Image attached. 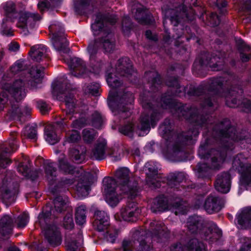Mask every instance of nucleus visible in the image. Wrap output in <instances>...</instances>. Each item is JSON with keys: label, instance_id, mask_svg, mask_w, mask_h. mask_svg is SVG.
<instances>
[{"label": "nucleus", "instance_id": "nucleus-1", "mask_svg": "<svg viewBox=\"0 0 251 251\" xmlns=\"http://www.w3.org/2000/svg\"><path fill=\"white\" fill-rule=\"evenodd\" d=\"M116 21L117 17L115 15L102 17L101 15H98L95 23L91 25L95 35H101L99 41H92L87 48V51L89 54V62L95 73H99L104 64L102 59L99 58L97 55L98 48L100 47L106 52H110L115 49L114 36L106 27H104V23L108 22L111 24H114Z\"/></svg>", "mask_w": 251, "mask_h": 251}, {"label": "nucleus", "instance_id": "nucleus-2", "mask_svg": "<svg viewBox=\"0 0 251 251\" xmlns=\"http://www.w3.org/2000/svg\"><path fill=\"white\" fill-rule=\"evenodd\" d=\"M52 94L56 97V99L60 101H64L66 105V116L61 118L60 120L57 121L55 125H49L46 126L45 129V137L47 142L50 145L57 143L59 138L55 131V126L63 129L68 126V120L71 119L70 115L74 112L75 100L73 95L70 93L69 87L65 83L59 82L53 88Z\"/></svg>", "mask_w": 251, "mask_h": 251}, {"label": "nucleus", "instance_id": "nucleus-3", "mask_svg": "<svg viewBox=\"0 0 251 251\" xmlns=\"http://www.w3.org/2000/svg\"><path fill=\"white\" fill-rule=\"evenodd\" d=\"M7 92L16 101V103H12L11 101V111L13 116H17L21 118L22 116H28L31 111V108L25 106L21 109L19 108L18 102L23 99L26 95L25 91V82L21 79L16 80L12 85L5 83L3 86L2 92L0 94V109H1L4 105L8 101Z\"/></svg>", "mask_w": 251, "mask_h": 251}, {"label": "nucleus", "instance_id": "nucleus-4", "mask_svg": "<svg viewBox=\"0 0 251 251\" xmlns=\"http://www.w3.org/2000/svg\"><path fill=\"white\" fill-rule=\"evenodd\" d=\"M168 232V229L161 221H153L150 223V233L145 236L144 232L137 231L135 237H139L138 241L139 243V250L140 251H153V248L150 243V236L151 238H160L165 235Z\"/></svg>", "mask_w": 251, "mask_h": 251}, {"label": "nucleus", "instance_id": "nucleus-5", "mask_svg": "<svg viewBox=\"0 0 251 251\" xmlns=\"http://www.w3.org/2000/svg\"><path fill=\"white\" fill-rule=\"evenodd\" d=\"M115 90L109 92V98L114 101L115 107L113 112L115 114H119L123 118L130 115V106L134 101V97L130 92H119L115 95Z\"/></svg>", "mask_w": 251, "mask_h": 251}, {"label": "nucleus", "instance_id": "nucleus-6", "mask_svg": "<svg viewBox=\"0 0 251 251\" xmlns=\"http://www.w3.org/2000/svg\"><path fill=\"white\" fill-rule=\"evenodd\" d=\"M177 111H180L181 115L184 116L186 119L189 120L192 123H194L195 128L193 130H190L188 131V135L182 134L178 137L179 140H181L182 142H187L191 140L193 136H197L199 132L198 128L201 127H207V123L206 120L198 113V110L195 108H187L186 110L184 108H178Z\"/></svg>", "mask_w": 251, "mask_h": 251}, {"label": "nucleus", "instance_id": "nucleus-7", "mask_svg": "<svg viewBox=\"0 0 251 251\" xmlns=\"http://www.w3.org/2000/svg\"><path fill=\"white\" fill-rule=\"evenodd\" d=\"M115 177L117 182L120 185V190L122 192L132 199L138 194L137 184L134 180L132 174L129 169L126 167H121L115 172Z\"/></svg>", "mask_w": 251, "mask_h": 251}, {"label": "nucleus", "instance_id": "nucleus-8", "mask_svg": "<svg viewBox=\"0 0 251 251\" xmlns=\"http://www.w3.org/2000/svg\"><path fill=\"white\" fill-rule=\"evenodd\" d=\"M51 214V212L47 210L45 212L43 211L39 214L38 221L46 239L50 245L54 247L61 244L62 239L60 233L56 226L48 224L49 219Z\"/></svg>", "mask_w": 251, "mask_h": 251}, {"label": "nucleus", "instance_id": "nucleus-9", "mask_svg": "<svg viewBox=\"0 0 251 251\" xmlns=\"http://www.w3.org/2000/svg\"><path fill=\"white\" fill-rule=\"evenodd\" d=\"M42 19L41 16L36 12L21 11L19 13L17 26L21 29V33L27 36L37 26V22Z\"/></svg>", "mask_w": 251, "mask_h": 251}, {"label": "nucleus", "instance_id": "nucleus-10", "mask_svg": "<svg viewBox=\"0 0 251 251\" xmlns=\"http://www.w3.org/2000/svg\"><path fill=\"white\" fill-rule=\"evenodd\" d=\"M142 105L144 112L141 117L140 125L138 126L142 131H149L154 127L160 118V114L151 103L143 100Z\"/></svg>", "mask_w": 251, "mask_h": 251}, {"label": "nucleus", "instance_id": "nucleus-11", "mask_svg": "<svg viewBox=\"0 0 251 251\" xmlns=\"http://www.w3.org/2000/svg\"><path fill=\"white\" fill-rule=\"evenodd\" d=\"M49 29L52 34V42L55 49L60 54L68 53V44L62 25L58 22H54L50 25Z\"/></svg>", "mask_w": 251, "mask_h": 251}, {"label": "nucleus", "instance_id": "nucleus-12", "mask_svg": "<svg viewBox=\"0 0 251 251\" xmlns=\"http://www.w3.org/2000/svg\"><path fill=\"white\" fill-rule=\"evenodd\" d=\"M225 80L222 77L212 78L209 80L208 87L210 89L211 94L221 97H225L226 104L229 107H233L235 104H237V100L233 99L230 103L229 102V99L230 97L235 95L238 91L235 90H229L224 94H222L221 91L223 90L222 86Z\"/></svg>", "mask_w": 251, "mask_h": 251}, {"label": "nucleus", "instance_id": "nucleus-13", "mask_svg": "<svg viewBox=\"0 0 251 251\" xmlns=\"http://www.w3.org/2000/svg\"><path fill=\"white\" fill-rule=\"evenodd\" d=\"M173 208L176 215L179 214H184L185 213V207L180 202L177 201L175 204L171 206L168 204V201L167 198L163 196L156 198L151 206V210L153 212H163L166 210Z\"/></svg>", "mask_w": 251, "mask_h": 251}, {"label": "nucleus", "instance_id": "nucleus-14", "mask_svg": "<svg viewBox=\"0 0 251 251\" xmlns=\"http://www.w3.org/2000/svg\"><path fill=\"white\" fill-rule=\"evenodd\" d=\"M214 131L218 134L222 138H228V140H231L235 141H241L244 143V140L246 142L250 143L251 139H243L241 137H238L236 134V129L230 126V121L227 119L224 120L219 125H217L214 128Z\"/></svg>", "mask_w": 251, "mask_h": 251}, {"label": "nucleus", "instance_id": "nucleus-15", "mask_svg": "<svg viewBox=\"0 0 251 251\" xmlns=\"http://www.w3.org/2000/svg\"><path fill=\"white\" fill-rule=\"evenodd\" d=\"M103 193L106 202L111 206H116L121 199L116 191V182L111 177H105L103 180Z\"/></svg>", "mask_w": 251, "mask_h": 251}, {"label": "nucleus", "instance_id": "nucleus-16", "mask_svg": "<svg viewBox=\"0 0 251 251\" xmlns=\"http://www.w3.org/2000/svg\"><path fill=\"white\" fill-rule=\"evenodd\" d=\"M18 188V183L7 176L3 180L0 187L1 195L3 201L7 204L13 202Z\"/></svg>", "mask_w": 251, "mask_h": 251}, {"label": "nucleus", "instance_id": "nucleus-17", "mask_svg": "<svg viewBox=\"0 0 251 251\" xmlns=\"http://www.w3.org/2000/svg\"><path fill=\"white\" fill-rule=\"evenodd\" d=\"M207 143L201 144L198 150V154L201 158H211V169H219L225 159V154L224 152H219L218 151L212 150L209 152L206 153Z\"/></svg>", "mask_w": 251, "mask_h": 251}, {"label": "nucleus", "instance_id": "nucleus-18", "mask_svg": "<svg viewBox=\"0 0 251 251\" xmlns=\"http://www.w3.org/2000/svg\"><path fill=\"white\" fill-rule=\"evenodd\" d=\"M233 167L241 174V181L243 184H251V164H245L242 154H239L234 158Z\"/></svg>", "mask_w": 251, "mask_h": 251}, {"label": "nucleus", "instance_id": "nucleus-19", "mask_svg": "<svg viewBox=\"0 0 251 251\" xmlns=\"http://www.w3.org/2000/svg\"><path fill=\"white\" fill-rule=\"evenodd\" d=\"M68 64L71 69L76 70L72 72L71 75L76 77H86L89 76L91 73L95 74L90 64L91 70H89L86 68L83 61L79 58H70Z\"/></svg>", "mask_w": 251, "mask_h": 251}, {"label": "nucleus", "instance_id": "nucleus-20", "mask_svg": "<svg viewBox=\"0 0 251 251\" xmlns=\"http://www.w3.org/2000/svg\"><path fill=\"white\" fill-rule=\"evenodd\" d=\"M187 226L190 232L192 233L200 232L202 227L201 218L196 216L189 217L187 222ZM202 231V232L200 233L201 234V238L205 240L211 238L209 236L210 234L213 235L214 234V232H211L209 229L204 228Z\"/></svg>", "mask_w": 251, "mask_h": 251}, {"label": "nucleus", "instance_id": "nucleus-21", "mask_svg": "<svg viewBox=\"0 0 251 251\" xmlns=\"http://www.w3.org/2000/svg\"><path fill=\"white\" fill-rule=\"evenodd\" d=\"M159 132L167 140L166 144L168 151L170 153H176L180 150V146L177 143H174L171 140L172 133L170 122L166 120L163 124L159 127Z\"/></svg>", "mask_w": 251, "mask_h": 251}, {"label": "nucleus", "instance_id": "nucleus-22", "mask_svg": "<svg viewBox=\"0 0 251 251\" xmlns=\"http://www.w3.org/2000/svg\"><path fill=\"white\" fill-rule=\"evenodd\" d=\"M26 68L27 65L25 64V61L24 60L19 59L16 61L10 68L9 72L10 73V74L9 76L8 75H4L3 76V80L1 82L2 88L3 89V86L4 84L7 83V82H6V81L9 80V79L11 78L14 75L18 74L20 73L23 72L25 70ZM20 79L25 81V84L27 81V79L25 78H20L17 79V80ZM16 80V79L12 83H8V84H10L12 85Z\"/></svg>", "mask_w": 251, "mask_h": 251}, {"label": "nucleus", "instance_id": "nucleus-23", "mask_svg": "<svg viewBox=\"0 0 251 251\" xmlns=\"http://www.w3.org/2000/svg\"><path fill=\"white\" fill-rule=\"evenodd\" d=\"M135 19L142 24H150L152 23L151 15L149 14L145 7L141 5H134L132 10Z\"/></svg>", "mask_w": 251, "mask_h": 251}, {"label": "nucleus", "instance_id": "nucleus-24", "mask_svg": "<svg viewBox=\"0 0 251 251\" xmlns=\"http://www.w3.org/2000/svg\"><path fill=\"white\" fill-rule=\"evenodd\" d=\"M141 210L136 203L128 202L126 205L121 210L123 219L126 221H131L133 218H136L140 213Z\"/></svg>", "mask_w": 251, "mask_h": 251}, {"label": "nucleus", "instance_id": "nucleus-25", "mask_svg": "<svg viewBox=\"0 0 251 251\" xmlns=\"http://www.w3.org/2000/svg\"><path fill=\"white\" fill-rule=\"evenodd\" d=\"M116 71L121 76L128 77L132 75L134 71L130 59L125 57L118 60L116 65Z\"/></svg>", "mask_w": 251, "mask_h": 251}, {"label": "nucleus", "instance_id": "nucleus-26", "mask_svg": "<svg viewBox=\"0 0 251 251\" xmlns=\"http://www.w3.org/2000/svg\"><path fill=\"white\" fill-rule=\"evenodd\" d=\"M94 226L99 231L106 229L109 225V217L104 211L97 210L95 212Z\"/></svg>", "mask_w": 251, "mask_h": 251}, {"label": "nucleus", "instance_id": "nucleus-27", "mask_svg": "<svg viewBox=\"0 0 251 251\" xmlns=\"http://www.w3.org/2000/svg\"><path fill=\"white\" fill-rule=\"evenodd\" d=\"M230 176L228 173H224L217 176L215 183L216 189L223 193H227L230 190Z\"/></svg>", "mask_w": 251, "mask_h": 251}, {"label": "nucleus", "instance_id": "nucleus-28", "mask_svg": "<svg viewBox=\"0 0 251 251\" xmlns=\"http://www.w3.org/2000/svg\"><path fill=\"white\" fill-rule=\"evenodd\" d=\"M204 207L209 214L219 212L222 208V200L217 197L210 195L206 199Z\"/></svg>", "mask_w": 251, "mask_h": 251}, {"label": "nucleus", "instance_id": "nucleus-29", "mask_svg": "<svg viewBox=\"0 0 251 251\" xmlns=\"http://www.w3.org/2000/svg\"><path fill=\"white\" fill-rule=\"evenodd\" d=\"M151 162H148L145 165V170L148 176L147 182L151 188H158L160 186L159 183L156 181L155 176L157 172V168Z\"/></svg>", "mask_w": 251, "mask_h": 251}, {"label": "nucleus", "instance_id": "nucleus-30", "mask_svg": "<svg viewBox=\"0 0 251 251\" xmlns=\"http://www.w3.org/2000/svg\"><path fill=\"white\" fill-rule=\"evenodd\" d=\"M183 10L178 13V9H168L166 10L164 8H162L163 12L166 19H169L171 23L174 26H177L180 22V18H183L187 17V14L183 6H182Z\"/></svg>", "mask_w": 251, "mask_h": 251}, {"label": "nucleus", "instance_id": "nucleus-31", "mask_svg": "<svg viewBox=\"0 0 251 251\" xmlns=\"http://www.w3.org/2000/svg\"><path fill=\"white\" fill-rule=\"evenodd\" d=\"M82 237L81 234L69 235L65 239L67 251H79Z\"/></svg>", "mask_w": 251, "mask_h": 251}, {"label": "nucleus", "instance_id": "nucleus-32", "mask_svg": "<svg viewBox=\"0 0 251 251\" xmlns=\"http://www.w3.org/2000/svg\"><path fill=\"white\" fill-rule=\"evenodd\" d=\"M47 49L43 45H37L31 48L28 54L31 58L36 62H40L47 57Z\"/></svg>", "mask_w": 251, "mask_h": 251}, {"label": "nucleus", "instance_id": "nucleus-33", "mask_svg": "<svg viewBox=\"0 0 251 251\" xmlns=\"http://www.w3.org/2000/svg\"><path fill=\"white\" fill-rule=\"evenodd\" d=\"M15 218L9 215H4L0 219V234L2 236L11 233Z\"/></svg>", "mask_w": 251, "mask_h": 251}, {"label": "nucleus", "instance_id": "nucleus-34", "mask_svg": "<svg viewBox=\"0 0 251 251\" xmlns=\"http://www.w3.org/2000/svg\"><path fill=\"white\" fill-rule=\"evenodd\" d=\"M236 219L241 228H251V208L243 209L241 213L237 215Z\"/></svg>", "mask_w": 251, "mask_h": 251}, {"label": "nucleus", "instance_id": "nucleus-35", "mask_svg": "<svg viewBox=\"0 0 251 251\" xmlns=\"http://www.w3.org/2000/svg\"><path fill=\"white\" fill-rule=\"evenodd\" d=\"M106 149V142L105 140L98 141L92 151L91 157L97 160L104 159Z\"/></svg>", "mask_w": 251, "mask_h": 251}, {"label": "nucleus", "instance_id": "nucleus-36", "mask_svg": "<svg viewBox=\"0 0 251 251\" xmlns=\"http://www.w3.org/2000/svg\"><path fill=\"white\" fill-rule=\"evenodd\" d=\"M59 171L65 175H73L75 172V168L70 163L66 156L62 154L58 159Z\"/></svg>", "mask_w": 251, "mask_h": 251}, {"label": "nucleus", "instance_id": "nucleus-37", "mask_svg": "<svg viewBox=\"0 0 251 251\" xmlns=\"http://www.w3.org/2000/svg\"><path fill=\"white\" fill-rule=\"evenodd\" d=\"M10 148H2L1 152L0 153V167L5 168L7 165L11 163L8 158L4 155V153H10L11 152L14 151L18 148V145L15 140H13L9 143Z\"/></svg>", "mask_w": 251, "mask_h": 251}, {"label": "nucleus", "instance_id": "nucleus-38", "mask_svg": "<svg viewBox=\"0 0 251 251\" xmlns=\"http://www.w3.org/2000/svg\"><path fill=\"white\" fill-rule=\"evenodd\" d=\"M224 59L218 56L216 54L213 55L209 61L203 62L201 61L200 64L201 66L205 65L209 66L213 71H220L222 69Z\"/></svg>", "mask_w": 251, "mask_h": 251}, {"label": "nucleus", "instance_id": "nucleus-39", "mask_svg": "<svg viewBox=\"0 0 251 251\" xmlns=\"http://www.w3.org/2000/svg\"><path fill=\"white\" fill-rule=\"evenodd\" d=\"M237 44L240 52V59L242 62H247L251 58V49L242 40H237Z\"/></svg>", "mask_w": 251, "mask_h": 251}, {"label": "nucleus", "instance_id": "nucleus-40", "mask_svg": "<svg viewBox=\"0 0 251 251\" xmlns=\"http://www.w3.org/2000/svg\"><path fill=\"white\" fill-rule=\"evenodd\" d=\"M0 9L3 10L6 17L9 18L11 20L16 18L17 14L16 5L13 1H9L2 3Z\"/></svg>", "mask_w": 251, "mask_h": 251}, {"label": "nucleus", "instance_id": "nucleus-41", "mask_svg": "<svg viewBox=\"0 0 251 251\" xmlns=\"http://www.w3.org/2000/svg\"><path fill=\"white\" fill-rule=\"evenodd\" d=\"M90 186L91 183L87 178L79 181L76 186V192L78 196L85 197L88 196L90 191Z\"/></svg>", "mask_w": 251, "mask_h": 251}, {"label": "nucleus", "instance_id": "nucleus-42", "mask_svg": "<svg viewBox=\"0 0 251 251\" xmlns=\"http://www.w3.org/2000/svg\"><path fill=\"white\" fill-rule=\"evenodd\" d=\"M46 178L50 183H52L56 178V169L53 163H47L45 164Z\"/></svg>", "mask_w": 251, "mask_h": 251}, {"label": "nucleus", "instance_id": "nucleus-43", "mask_svg": "<svg viewBox=\"0 0 251 251\" xmlns=\"http://www.w3.org/2000/svg\"><path fill=\"white\" fill-rule=\"evenodd\" d=\"M68 199L66 197L58 196L54 200V207L57 213H61L66 210L68 205Z\"/></svg>", "mask_w": 251, "mask_h": 251}, {"label": "nucleus", "instance_id": "nucleus-44", "mask_svg": "<svg viewBox=\"0 0 251 251\" xmlns=\"http://www.w3.org/2000/svg\"><path fill=\"white\" fill-rule=\"evenodd\" d=\"M187 250L188 251H206L205 245L197 239H192L189 241Z\"/></svg>", "mask_w": 251, "mask_h": 251}, {"label": "nucleus", "instance_id": "nucleus-45", "mask_svg": "<svg viewBox=\"0 0 251 251\" xmlns=\"http://www.w3.org/2000/svg\"><path fill=\"white\" fill-rule=\"evenodd\" d=\"M85 153L86 149L83 147H78L70 151L71 155L77 163H81L84 159Z\"/></svg>", "mask_w": 251, "mask_h": 251}, {"label": "nucleus", "instance_id": "nucleus-46", "mask_svg": "<svg viewBox=\"0 0 251 251\" xmlns=\"http://www.w3.org/2000/svg\"><path fill=\"white\" fill-rule=\"evenodd\" d=\"M86 208L84 205L78 206L75 213V221L76 224L79 225H83L86 222Z\"/></svg>", "mask_w": 251, "mask_h": 251}, {"label": "nucleus", "instance_id": "nucleus-47", "mask_svg": "<svg viewBox=\"0 0 251 251\" xmlns=\"http://www.w3.org/2000/svg\"><path fill=\"white\" fill-rule=\"evenodd\" d=\"M8 17L3 18L0 25V32L4 35L10 36L12 35V31L9 26L10 22Z\"/></svg>", "mask_w": 251, "mask_h": 251}, {"label": "nucleus", "instance_id": "nucleus-48", "mask_svg": "<svg viewBox=\"0 0 251 251\" xmlns=\"http://www.w3.org/2000/svg\"><path fill=\"white\" fill-rule=\"evenodd\" d=\"M106 80L108 85L113 88L118 87L122 84L118 77L112 72L107 75Z\"/></svg>", "mask_w": 251, "mask_h": 251}, {"label": "nucleus", "instance_id": "nucleus-49", "mask_svg": "<svg viewBox=\"0 0 251 251\" xmlns=\"http://www.w3.org/2000/svg\"><path fill=\"white\" fill-rule=\"evenodd\" d=\"M44 69V68L41 67H33L30 70V75L35 80H37V82H39L41 81V78L42 77Z\"/></svg>", "mask_w": 251, "mask_h": 251}, {"label": "nucleus", "instance_id": "nucleus-50", "mask_svg": "<svg viewBox=\"0 0 251 251\" xmlns=\"http://www.w3.org/2000/svg\"><path fill=\"white\" fill-rule=\"evenodd\" d=\"M96 136V131L93 129H84L82 131V138L85 142H92Z\"/></svg>", "mask_w": 251, "mask_h": 251}, {"label": "nucleus", "instance_id": "nucleus-51", "mask_svg": "<svg viewBox=\"0 0 251 251\" xmlns=\"http://www.w3.org/2000/svg\"><path fill=\"white\" fill-rule=\"evenodd\" d=\"M24 134L28 138L33 141H36L37 138V132L35 126H26L24 130Z\"/></svg>", "mask_w": 251, "mask_h": 251}, {"label": "nucleus", "instance_id": "nucleus-52", "mask_svg": "<svg viewBox=\"0 0 251 251\" xmlns=\"http://www.w3.org/2000/svg\"><path fill=\"white\" fill-rule=\"evenodd\" d=\"M28 214L26 213H23L19 215L16 219H15L17 227L19 228L25 227L28 222Z\"/></svg>", "mask_w": 251, "mask_h": 251}, {"label": "nucleus", "instance_id": "nucleus-53", "mask_svg": "<svg viewBox=\"0 0 251 251\" xmlns=\"http://www.w3.org/2000/svg\"><path fill=\"white\" fill-rule=\"evenodd\" d=\"M100 85L98 83L91 84L83 87L85 93L97 96L99 93Z\"/></svg>", "mask_w": 251, "mask_h": 251}, {"label": "nucleus", "instance_id": "nucleus-54", "mask_svg": "<svg viewBox=\"0 0 251 251\" xmlns=\"http://www.w3.org/2000/svg\"><path fill=\"white\" fill-rule=\"evenodd\" d=\"M81 139L79 133L76 130H73L67 134L66 142L75 143L79 141Z\"/></svg>", "mask_w": 251, "mask_h": 251}, {"label": "nucleus", "instance_id": "nucleus-55", "mask_svg": "<svg viewBox=\"0 0 251 251\" xmlns=\"http://www.w3.org/2000/svg\"><path fill=\"white\" fill-rule=\"evenodd\" d=\"M240 4V10L251 15V0H238Z\"/></svg>", "mask_w": 251, "mask_h": 251}, {"label": "nucleus", "instance_id": "nucleus-56", "mask_svg": "<svg viewBox=\"0 0 251 251\" xmlns=\"http://www.w3.org/2000/svg\"><path fill=\"white\" fill-rule=\"evenodd\" d=\"M92 125L96 128H100L102 123V118L100 113L95 111L92 115Z\"/></svg>", "mask_w": 251, "mask_h": 251}, {"label": "nucleus", "instance_id": "nucleus-57", "mask_svg": "<svg viewBox=\"0 0 251 251\" xmlns=\"http://www.w3.org/2000/svg\"><path fill=\"white\" fill-rule=\"evenodd\" d=\"M146 76L147 77H152V79H151V84L154 87H156V85H158L160 82V76L158 75L155 72H150L147 73L146 74Z\"/></svg>", "mask_w": 251, "mask_h": 251}, {"label": "nucleus", "instance_id": "nucleus-58", "mask_svg": "<svg viewBox=\"0 0 251 251\" xmlns=\"http://www.w3.org/2000/svg\"><path fill=\"white\" fill-rule=\"evenodd\" d=\"M63 226L66 229H71L73 228L74 224L72 215L68 214L64 217Z\"/></svg>", "mask_w": 251, "mask_h": 251}, {"label": "nucleus", "instance_id": "nucleus-59", "mask_svg": "<svg viewBox=\"0 0 251 251\" xmlns=\"http://www.w3.org/2000/svg\"><path fill=\"white\" fill-rule=\"evenodd\" d=\"M167 85L169 87H172L176 89L175 93V95H178L181 92V87L179 86L178 80L175 78H173L168 81Z\"/></svg>", "mask_w": 251, "mask_h": 251}, {"label": "nucleus", "instance_id": "nucleus-60", "mask_svg": "<svg viewBox=\"0 0 251 251\" xmlns=\"http://www.w3.org/2000/svg\"><path fill=\"white\" fill-rule=\"evenodd\" d=\"M121 133L128 136H132L133 133L132 124L129 123L128 125L122 126L119 128Z\"/></svg>", "mask_w": 251, "mask_h": 251}, {"label": "nucleus", "instance_id": "nucleus-61", "mask_svg": "<svg viewBox=\"0 0 251 251\" xmlns=\"http://www.w3.org/2000/svg\"><path fill=\"white\" fill-rule=\"evenodd\" d=\"M134 242L131 240L123 241L122 247V251H132L134 248Z\"/></svg>", "mask_w": 251, "mask_h": 251}, {"label": "nucleus", "instance_id": "nucleus-62", "mask_svg": "<svg viewBox=\"0 0 251 251\" xmlns=\"http://www.w3.org/2000/svg\"><path fill=\"white\" fill-rule=\"evenodd\" d=\"M17 170L18 172L24 176H27L28 175L29 168L27 165L21 163L18 166Z\"/></svg>", "mask_w": 251, "mask_h": 251}, {"label": "nucleus", "instance_id": "nucleus-63", "mask_svg": "<svg viewBox=\"0 0 251 251\" xmlns=\"http://www.w3.org/2000/svg\"><path fill=\"white\" fill-rule=\"evenodd\" d=\"M208 20L210 25L213 26L218 25L220 22V17L215 13L211 14Z\"/></svg>", "mask_w": 251, "mask_h": 251}, {"label": "nucleus", "instance_id": "nucleus-64", "mask_svg": "<svg viewBox=\"0 0 251 251\" xmlns=\"http://www.w3.org/2000/svg\"><path fill=\"white\" fill-rule=\"evenodd\" d=\"M122 29L124 32L128 31L131 28V22L128 16H126L124 18L122 23Z\"/></svg>", "mask_w": 251, "mask_h": 251}]
</instances>
